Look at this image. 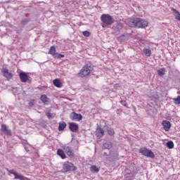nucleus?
<instances>
[{"label": "nucleus", "mask_w": 180, "mask_h": 180, "mask_svg": "<svg viewBox=\"0 0 180 180\" xmlns=\"http://www.w3.org/2000/svg\"><path fill=\"white\" fill-rule=\"evenodd\" d=\"M128 26L129 27H147L148 26V22L141 18H134L129 20Z\"/></svg>", "instance_id": "1"}, {"label": "nucleus", "mask_w": 180, "mask_h": 180, "mask_svg": "<svg viewBox=\"0 0 180 180\" xmlns=\"http://www.w3.org/2000/svg\"><path fill=\"white\" fill-rule=\"evenodd\" d=\"M94 69L91 68V65H84L82 69L80 70L79 75V77H81L82 78H84V77H86L88 76V75L90 72H92V70Z\"/></svg>", "instance_id": "2"}, {"label": "nucleus", "mask_w": 180, "mask_h": 180, "mask_svg": "<svg viewBox=\"0 0 180 180\" xmlns=\"http://www.w3.org/2000/svg\"><path fill=\"white\" fill-rule=\"evenodd\" d=\"M101 20L105 25H110L114 23L113 18L108 14H103L101 17Z\"/></svg>", "instance_id": "3"}, {"label": "nucleus", "mask_w": 180, "mask_h": 180, "mask_svg": "<svg viewBox=\"0 0 180 180\" xmlns=\"http://www.w3.org/2000/svg\"><path fill=\"white\" fill-rule=\"evenodd\" d=\"M123 29V24L120 21H115L112 25V30L113 31L114 34H119L120 33V30Z\"/></svg>", "instance_id": "4"}, {"label": "nucleus", "mask_w": 180, "mask_h": 180, "mask_svg": "<svg viewBox=\"0 0 180 180\" xmlns=\"http://www.w3.org/2000/svg\"><path fill=\"white\" fill-rule=\"evenodd\" d=\"M139 153L142 154V155H145V157H148L149 158H155V155L153 151L149 150L146 148H141L139 149Z\"/></svg>", "instance_id": "5"}, {"label": "nucleus", "mask_w": 180, "mask_h": 180, "mask_svg": "<svg viewBox=\"0 0 180 180\" xmlns=\"http://www.w3.org/2000/svg\"><path fill=\"white\" fill-rule=\"evenodd\" d=\"M49 53L53 56V58H63L64 57V54L57 53L55 46H51Z\"/></svg>", "instance_id": "6"}, {"label": "nucleus", "mask_w": 180, "mask_h": 180, "mask_svg": "<svg viewBox=\"0 0 180 180\" xmlns=\"http://www.w3.org/2000/svg\"><path fill=\"white\" fill-rule=\"evenodd\" d=\"M1 74L3 76L6 78L7 81H11L13 78V73L9 71V69L4 68L1 69Z\"/></svg>", "instance_id": "7"}, {"label": "nucleus", "mask_w": 180, "mask_h": 180, "mask_svg": "<svg viewBox=\"0 0 180 180\" xmlns=\"http://www.w3.org/2000/svg\"><path fill=\"white\" fill-rule=\"evenodd\" d=\"M63 168L65 172H68V171H77V167L74 166V164L70 162H65L63 164Z\"/></svg>", "instance_id": "8"}, {"label": "nucleus", "mask_w": 180, "mask_h": 180, "mask_svg": "<svg viewBox=\"0 0 180 180\" xmlns=\"http://www.w3.org/2000/svg\"><path fill=\"white\" fill-rule=\"evenodd\" d=\"M71 120H75V122H79V120H82V115L77 114L76 112H72L70 115Z\"/></svg>", "instance_id": "9"}, {"label": "nucleus", "mask_w": 180, "mask_h": 180, "mask_svg": "<svg viewBox=\"0 0 180 180\" xmlns=\"http://www.w3.org/2000/svg\"><path fill=\"white\" fill-rule=\"evenodd\" d=\"M11 174L14 175V179L26 180V177L19 174L18 172H15L13 170H8V175H11Z\"/></svg>", "instance_id": "10"}, {"label": "nucleus", "mask_w": 180, "mask_h": 180, "mask_svg": "<svg viewBox=\"0 0 180 180\" xmlns=\"http://www.w3.org/2000/svg\"><path fill=\"white\" fill-rule=\"evenodd\" d=\"M1 131L6 134V136H12V131L5 124H1Z\"/></svg>", "instance_id": "11"}, {"label": "nucleus", "mask_w": 180, "mask_h": 180, "mask_svg": "<svg viewBox=\"0 0 180 180\" xmlns=\"http://www.w3.org/2000/svg\"><path fill=\"white\" fill-rule=\"evenodd\" d=\"M20 79L21 82H27V80L29 79V76L25 72H20Z\"/></svg>", "instance_id": "12"}, {"label": "nucleus", "mask_w": 180, "mask_h": 180, "mask_svg": "<svg viewBox=\"0 0 180 180\" xmlns=\"http://www.w3.org/2000/svg\"><path fill=\"white\" fill-rule=\"evenodd\" d=\"M162 125L165 131H169V129H171V122H169V121H167V120L163 121Z\"/></svg>", "instance_id": "13"}, {"label": "nucleus", "mask_w": 180, "mask_h": 180, "mask_svg": "<svg viewBox=\"0 0 180 180\" xmlns=\"http://www.w3.org/2000/svg\"><path fill=\"white\" fill-rule=\"evenodd\" d=\"M69 129L73 133H75L78 130V124H74L73 122L69 123Z\"/></svg>", "instance_id": "14"}, {"label": "nucleus", "mask_w": 180, "mask_h": 180, "mask_svg": "<svg viewBox=\"0 0 180 180\" xmlns=\"http://www.w3.org/2000/svg\"><path fill=\"white\" fill-rule=\"evenodd\" d=\"M105 134V131L102 128H98L96 131V135L98 137H103V135Z\"/></svg>", "instance_id": "15"}, {"label": "nucleus", "mask_w": 180, "mask_h": 180, "mask_svg": "<svg viewBox=\"0 0 180 180\" xmlns=\"http://www.w3.org/2000/svg\"><path fill=\"white\" fill-rule=\"evenodd\" d=\"M65 127H67V124L65 123V122H59V126H58L59 131H63V130H64Z\"/></svg>", "instance_id": "16"}, {"label": "nucleus", "mask_w": 180, "mask_h": 180, "mask_svg": "<svg viewBox=\"0 0 180 180\" xmlns=\"http://www.w3.org/2000/svg\"><path fill=\"white\" fill-rule=\"evenodd\" d=\"M53 85L56 86V88H61V81L58 79H55L53 80Z\"/></svg>", "instance_id": "17"}, {"label": "nucleus", "mask_w": 180, "mask_h": 180, "mask_svg": "<svg viewBox=\"0 0 180 180\" xmlns=\"http://www.w3.org/2000/svg\"><path fill=\"white\" fill-rule=\"evenodd\" d=\"M57 154H58V155L61 157V158H63V160H64V158H65V153H64V151L63 150L58 149L57 150Z\"/></svg>", "instance_id": "18"}, {"label": "nucleus", "mask_w": 180, "mask_h": 180, "mask_svg": "<svg viewBox=\"0 0 180 180\" xmlns=\"http://www.w3.org/2000/svg\"><path fill=\"white\" fill-rule=\"evenodd\" d=\"M103 148L104 149H107V150H110V148H112V143H105L103 145Z\"/></svg>", "instance_id": "19"}, {"label": "nucleus", "mask_w": 180, "mask_h": 180, "mask_svg": "<svg viewBox=\"0 0 180 180\" xmlns=\"http://www.w3.org/2000/svg\"><path fill=\"white\" fill-rule=\"evenodd\" d=\"M172 11H173L174 13H175L176 19L177 20H180V13H179V12H178V11H176V9H175V8H172Z\"/></svg>", "instance_id": "20"}, {"label": "nucleus", "mask_w": 180, "mask_h": 180, "mask_svg": "<svg viewBox=\"0 0 180 180\" xmlns=\"http://www.w3.org/2000/svg\"><path fill=\"white\" fill-rule=\"evenodd\" d=\"M158 74L160 75V77H163V75H165V69L161 68L158 70Z\"/></svg>", "instance_id": "21"}, {"label": "nucleus", "mask_w": 180, "mask_h": 180, "mask_svg": "<svg viewBox=\"0 0 180 180\" xmlns=\"http://www.w3.org/2000/svg\"><path fill=\"white\" fill-rule=\"evenodd\" d=\"M144 54L147 57H150V56H151V50L150 49H144Z\"/></svg>", "instance_id": "22"}, {"label": "nucleus", "mask_w": 180, "mask_h": 180, "mask_svg": "<svg viewBox=\"0 0 180 180\" xmlns=\"http://www.w3.org/2000/svg\"><path fill=\"white\" fill-rule=\"evenodd\" d=\"M167 148H174V142L172 141H169L166 144Z\"/></svg>", "instance_id": "23"}, {"label": "nucleus", "mask_w": 180, "mask_h": 180, "mask_svg": "<svg viewBox=\"0 0 180 180\" xmlns=\"http://www.w3.org/2000/svg\"><path fill=\"white\" fill-rule=\"evenodd\" d=\"M47 99H48L47 96H46V95L41 96L40 100L41 101V102L43 103H46V102H48Z\"/></svg>", "instance_id": "24"}, {"label": "nucleus", "mask_w": 180, "mask_h": 180, "mask_svg": "<svg viewBox=\"0 0 180 180\" xmlns=\"http://www.w3.org/2000/svg\"><path fill=\"white\" fill-rule=\"evenodd\" d=\"M62 148L64 150L65 153H68V151L71 150V148L70 146L64 145L62 146Z\"/></svg>", "instance_id": "25"}, {"label": "nucleus", "mask_w": 180, "mask_h": 180, "mask_svg": "<svg viewBox=\"0 0 180 180\" xmlns=\"http://www.w3.org/2000/svg\"><path fill=\"white\" fill-rule=\"evenodd\" d=\"M107 131L109 136H113V134H115V130H113V128H108Z\"/></svg>", "instance_id": "26"}, {"label": "nucleus", "mask_w": 180, "mask_h": 180, "mask_svg": "<svg viewBox=\"0 0 180 180\" xmlns=\"http://www.w3.org/2000/svg\"><path fill=\"white\" fill-rule=\"evenodd\" d=\"M173 101H174V103H175V105H180V96H179L176 98H173Z\"/></svg>", "instance_id": "27"}, {"label": "nucleus", "mask_w": 180, "mask_h": 180, "mask_svg": "<svg viewBox=\"0 0 180 180\" xmlns=\"http://www.w3.org/2000/svg\"><path fill=\"white\" fill-rule=\"evenodd\" d=\"M29 18H24L22 21L21 23L23 26H25V25H27V23H29Z\"/></svg>", "instance_id": "28"}, {"label": "nucleus", "mask_w": 180, "mask_h": 180, "mask_svg": "<svg viewBox=\"0 0 180 180\" xmlns=\"http://www.w3.org/2000/svg\"><path fill=\"white\" fill-rule=\"evenodd\" d=\"M67 155H68V157H70V158H73L74 157V152H72V150L70 149V151H68V153H66Z\"/></svg>", "instance_id": "29"}, {"label": "nucleus", "mask_w": 180, "mask_h": 180, "mask_svg": "<svg viewBox=\"0 0 180 180\" xmlns=\"http://www.w3.org/2000/svg\"><path fill=\"white\" fill-rule=\"evenodd\" d=\"M91 171H94V172H99V168H98L96 166L93 165L91 167Z\"/></svg>", "instance_id": "30"}, {"label": "nucleus", "mask_w": 180, "mask_h": 180, "mask_svg": "<svg viewBox=\"0 0 180 180\" xmlns=\"http://www.w3.org/2000/svg\"><path fill=\"white\" fill-rule=\"evenodd\" d=\"M89 34H91L89 33V31H84L83 32V36H85V37H89Z\"/></svg>", "instance_id": "31"}, {"label": "nucleus", "mask_w": 180, "mask_h": 180, "mask_svg": "<svg viewBox=\"0 0 180 180\" xmlns=\"http://www.w3.org/2000/svg\"><path fill=\"white\" fill-rule=\"evenodd\" d=\"M119 39H120L121 41H124V40H126V36L122 35L121 37H119Z\"/></svg>", "instance_id": "32"}, {"label": "nucleus", "mask_w": 180, "mask_h": 180, "mask_svg": "<svg viewBox=\"0 0 180 180\" xmlns=\"http://www.w3.org/2000/svg\"><path fill=\"white\" fill-rule=\"evenodd\" d=\"M46 116L48 119H51V117H53L52 114L50 112H47Z\"/></svg>", "instance_id": "33"}, {"label": "nucleus", "mask_w": 180, "mask_h": 180, "mask_svg": "<svg viewBox=\"0 0 180 180\" xmlns=\"http://www.w3.org/2000/svg\"><path fill=\"white\" fill-rule=\"evenodd\" d=\"M30 106H33V103L32 102L30 103Z\"/></svg>", "instance_id": "34"}, {"label": "nucleus", "mask_w": 180, "mask_h": 180, "mask_svg": "<svg viewBox=\"0 0 180 180\" xmlns=\"http://www.w3.org/2000/svg\"><path fill=\"white\" fill-rule=\"evenodd\" d=\"M117 86H119L118 84H115V86H114L115 88H117Z\"/></svg>", "instance_id": "35"}, {"label": "nucleus", "mask_w": 180, "mask_h": 180, "mask_svg": "<svg viewBox=\"0 0 180 180\" xmlns=\"http://www.w3.org/2000/svg\"><path fill=\"white\" fill-rule=\"evenodd\" d=\"M103 27H105V25H103Z\"/></svg>", "instance_id": "36"}]
</instances>
